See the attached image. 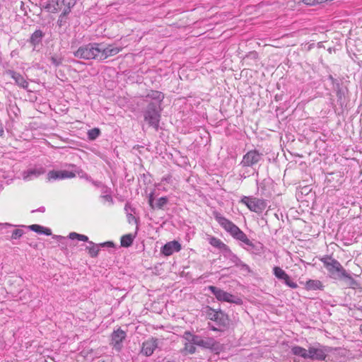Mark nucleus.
Segmentation results:
<instances>
[{"label":"nucleus","mask_w":362,"mask_h":362,"mask_svg":"<svg viewBox=\"0 0 362 362\" xmlns=\"http://www.w3.org/2000/svg\"><path fill=\"white\" fill-rule=\"evenodd\" d=\"M214 218L218 224L235 239L240 240L248 246L247 250L255 255L263 252L264 246L259 242L252 243L248 239L246 234L241 230L232 221L223 216L218 212L214 213Z\"/></svg>","instance_id":"f257e3e1"},{"label":"nucleus","mask_w":362,"mask_h":362,"mask_svg":"<svg viewBox=\"0 0 362 362\" xmlns=\"http://www.w3.org/2000/svg\"><path fill=\"white\" fill-rule=\"evenodd\" d=\"M100 52V43L90 42L79 47L73 52V54L75 57L81 59L99 61Z\"/></svg>","instance_id":"f03ea898"},{"label":"nucleus","mask_w":362,"mask_h":362,"mask_svg":"<svg viewBox=\"0 0 362 362\" xmlns=\"http://www.w3.org/2000/svg\"><path fill=\"white\" fill-rule=\"evenodd\" d=\"M325 268L328 272L329 276L334 280L340 279V276L346 271L341 263L329 255L320 258Z\"/></svg>","instance_id":"7ed1b4c3"},{"label":"nucleus","mask_w":362,"mask_h":362,"mask_svg":"<svg viewBox=\"0 0 362 362\" xmlns=\"http://www.w3.org/2000/svg\"><path fill=\"white\" fill-rule=\"evenodd\" d=\"M160 111V104L157 103H150L144 112L145 121L156 130L159 127Z\"/></svg>","instance_id":"20e7f679"},{"label":"nucleus","mask_w":362,"mask_h":362,"mask_svg":"<svg viewBox=\"0 0 362 362\" xmlns=\"http://www.w3.org/2000/svg\"><path fill=\"white\" fill-rule=\"evenodd\" d=\"M208 319L214 321L220 327H226L229 324V318L221 309L215 310L206 306L204 310Z\"/></svg>","instance_id":"39448f33"},{"label":"nucleus","mask_w":362,"mask_h":362,"mask_svg":"<svg viewBox=\"0 0 362 362\" xmlns=\"http://www.w3.org/2000/svg\"><path fill=\"white\" fill-rule=\"evenodd\" d=\"M240 202L247 206L251 211L257 214H261L267 206L266 200L252 196H243Z\"/></svg>","instance_id":"423d86ee"},{"label":"nucleus","mask_w":362,"mask_h":362,"mask_svg":"<svg viewBox=\"0 0 362 362\" xmlns=\"http://www.w3.org/2000/svg\"><path fill=\"white\" fill-rule=\"evenodd\" d=\"M208 290L210 291L219 301L235 303L236 305H242L243 300L230 293H228L220 288L214 286H209Z\"/></svg>","instance_id":"0eeeda50"},{"label":"nucleus","mask_w":362,"mask_h":362,"mask_svg":"<svg viewBox=\"0 0 362 362\" xmlns=\"http://www.w3.org/2000/svg\"><path fill=\"white\" fill-rule=\"evenodd\" d=\"M263 158V154L257 150H250L247 152L243 157L240 165L243 167H254Z\"/></svg>","instance_id":"6e6552de"},{"label":"nucleus","mask_w":362,"mask_h":362,"mask_svg":"<svg viewBox=\"0 0 362 362\" xmlns=\"http://www.w3.org/2000/svg\"><path fill=\"white\" fill-rule=\"evenodd\" d=\"M327 351L325 346L319 344L317 346H310L308 347V359L324 361L327 356Z\"/></svg>","instance_id":"1a4fd4ad"},{"label":"nucleus","mask_w":362,"mask_h":362,"mask_svg":"<svg viewBox=\"0 0 362 362\" xmlns=\"http://www.w3.org/2000/svg\"><path fill=\"white\" fill-rule=\"evenodd\" d=\"M223 253V255L225 258L228 259L230 260V262H231L232 263H233L235 266L237 267H240L243 270H245L248 272H250V267L243 263L240 259L239 257L235 255L231 250L229 248L228 246H227L224 250L222 252Z\"/></svg>","instance_id":"9d476101"},{"label":"nucleus","mask_w":362,"mask_h":362,"mask_svg":"<svg viewBox=\"0 0 362 362\" xmlns=\"http://www.w3.org/2000/svg\"><path fill=\"white\" fill-rule=\"evenodd\" d=\"M122 50V48L112 47V45H108L107 47H104L103 44L100 43V57L99 61H103L108 58L109 57H112L118 54Z\"/></svg>","instance_id":"9b49d317"},{"label":"nucleus","mask_w":362,"mask_h":362,"mask_svg":"<svg viewBox=\"0 0 362 362\" xmlns=\"http://www.w3.org/2000/svg\"><path fill=\"white\" fill-rule=\"evenodd\" d=\"M158 339L151 337V339L145 341L142 344L141 353L146 356H150L153 354V351L158 348Z\"/></svg>","instance_id":"f8f14e48"},{"label":"nucleus","mask_w":362,"mask_h":362,"mask_svg":"<svg viewBox=\"0 0 362 362\" xmlns=\"http://www.w3.org/2000/svg\"><path fill=\"white\" fill-rule=\"evenodd\" d=\"M76 174L68 170H51L47 174V179L51 180H62L66 178H73Z\"/></svg>","instance_id":"ddd939ff"},{"label":"nucleus","mask_w":362,"mask_h":362,"mask_svg":"<svg viewBox=\"0 0 362 362\" xmlns=\"http://www.w3.org/2000/svg\"><path fill=\"white\" fill-rule=\"evenodd\" d=\"M126 332L120 328L112 332L111 335L112 344L117 350L121 349L122 342L126 338Z\"/></svg>","instance_id":"4468645a"},{"label":"nucleus","mask_w":362,"mask_h":362,"mask_svg":"<svg viewBox=\"0 0 362 362\" xmlns=\"http://www.w3.org/2000/svg\"><path fill=\"white\" fill-rule=\"evenodd\" d=\"M182 247L178 241L173 240L167 243L161 247V252L165 256H170L175 252H179Z\"/></svg>","instance_id":"2eb2a0df"},{"label":"nucleus","mask_w":362,"mask_h":362,"mask_svg":"<svg viewBox=\"0 0 362 362\" xmlns=\"http://www.w3.org/2000/svg\"><path fill=\"white\" fill-rule=\"evenodd\" d=\"M45 36V33L40 29H36L30 35L28 42L33 47H37L42 44V40Z\"/></svg>","instance_id":"dca6fc26"},{"label":"nucleus","mask_w":362,"mask_h":362,"mask_svg":"<svg viewBox=\"0 0 362 362\" xmlns=\"http://www.w3.org/2000/svg\"><path fill=\"white\" fill-rule=\"evenodd\" d=\"M45 170L42 167L30 168L22 173L23 179L25 181H29L33 178L37 177L40 175L44 174Z\"/></svg>","instance_id":"f3484780"},{"label":"nucleus","mask_w":362,"mask_h":362,"mask_svg":"<svg viewBox=\"0 0 362 362\" xmlns=\"http://www.w3.org/2000/svg\"><path fill=\"white\" fill-rule=\"evenodd\" d=\"M6 74L10 76L14 81L16 85L23 88H28V82L24 78V77L19 73L8 69L6 71Z\"/></svg>","instance_id":"a211bd4d"},{"label":"nucleus","mask_w":362,"mask_h":362,"mask_svg":"<svg viewBox=\"0 0 362 362\" xmlns=\"http://www.w3.org/2000/svg\"><path fill=\"white\" fill-rule=\"evenodd\" d=\"M338 281H344L348 287L353 289L358 288L360 286V284L355 280L346 270L340 276V279H338Z\"/></svg>","instance_id":"6ab92c4d"},{"label":"nucleus","mask_w":362,"mask_h":362,"mask_svg":"<svg viewBox=\"0 0 362 362\" xmlns=\"http://www.w3.org/2000/svg\"><path fill=\"white\" fill-rule=\"evenodd\" d=\"M199 346L204 349H208L211 351H217L219 349V344L215 341L214 338H202L200 341Z\"/></svg>","instance_id":"aec40b11"},{"label":"nucleus","mask_w":362,"mask_h":362,"mask_svg":"<svg viewBox=\"0 0 362 362\" xmlns=\"http://www.w3.org/2000/svg\"><path fill=\"white\" fill-rule=\"evenodd\" d=\"M308 291L323 290L324 286L320 280L309 279L305 285Z\"/></svg>","instance_id":"412c9836"},{"label":"nucleus","mask_w":362,"mask_h":362,"mask_svg":"<svg viewBox=\"0 0 362 362\" xmlns=\"http://www.w3.org/2000/svg\"><path fill=\"white\" fill-rule=\"evenodd\" d=\"M41 6L43 9L46 10L47 12L56 13L58 11L59 7H58V4L57 0H51L47 2H45L43 4H41Z\"/></svg>","instance_id":"4be33fe9"},{"label":"nucleus","mask_w":362,"mask_h":362,"mask_svg":"<svg viewBox=\"0 0 362 362\" xmlns=\"http://www.w3.org/2000/svg\"><path fill=\"white\" fill-rule=\"evenodd\" d=\"M28 228L39 234H44L46 235H51L52 231L49 228H45L44 226H42L40 225L37 224H33L28 226Z\"/></svg>","instance_id":"5701e85b"},{"label":"nucleus","mask_w":362,"mask_h":362,"mask_svg":"<svg viewBox=\"0 0 362 362\" xmlns=\"http://www.w3.org/2000/svg\"><path fill=\"white\" fill-rule=\"evenodd\" d=\"M183 339L185 341L192 342L194 345L199 346L202 337L199 335L193 334L190 332L187 331V332H185V333L183 334Z\"/></svg>","instance_id":"b1692460"},{"label":"nucleus","mask_w":362,"mask_h":362,"mask_svg":"<svg viewBox=\"0 0 362 362\" xmlns=\"http://www.w3.org/2000/svg\"><path fill=\"white\" fill-rule=\"evenodd\" d=\"M291 352L295 355L308 359V349H305L299 346H293L291 348Z\"/></svg>","instance_id":"393cba45"},{"label":"nucleus","mask_w":362,"mask_h":362,"mask_svg":"<svg viewBox=\"0 0 362 362\" xmlns=\"http://www.w3.org/2000/svg\"><path fill=\"white\" fill-rule=\"evenodd\" d=\"M88 245L86 247V250H88V254L91 257H96L98 255L100 251L99 245L94 243L93 241L88 242Z\"/></svg>","instance_id":"a878e982"},{"label":"nucleus","mask_w":362,"mask_h":362,"mask_svg":"<svg viewBox=\"0 0 362 362\" xmlns=\"http://www.w3.org/2000/svg\"><path fill=\"white\" fill-rule=\"evenodd\" d=\"M196 350H197V349H196L195 345L194 344H192L190 341H185V346L181 350V353L182 354H184V355L193 354H194L196 352Z\"/></svg>","instance_id":"bb28decb"},{"label":"nucleus","mask_w":362,"mask_h":362,"mask_svg":"<svg viewBox=\"0 0 362 362\" xmlns=\"http://www.w3.org/2000/svg\"><path fill=\"white\" fill-rule=\"evenodd\" d=\"M209 243L212 246L219 249L221 252H223V250L228 246L223 242H222L220 239H218L216 237H211L209 238Z\"/></svg>","instance_id":"cd10ccee"},{"label":"nucleus","mask_w":362,"mask_h":362,"mask_svg":"<svg viewBox=\"0 0 362 362\" xmlns=\"http://www.w3.org/2000/svg\"><path fill=\"white\" fill-rule=\"evenodd\" d=\"M146 97L157 100V103L159 104L160 102L163 101L164 98V95L163 93L158 90H151L150 93H148Z\"/></svg>","instance_id":"c85d7f7f"},{"label":"nucleus","mask_w":362,"mask_h":362,"mask_svg":"<svg viewBox=\"0 0 362 362\" xmlns=\"http://www.w3.org/2000/svg\"><path fill=\"white\" fill-rule=\"evenodd\" d=\"M134 241V236L132 234H126L121 238V246L128 247Z\"/></svg>","instance_id":"c756f323"},{"label":"nucleus","mask_w":362,"mask_h":362,"mask_svg":"<svg viewBox=\"0 0 362 362\" xmlns=\"http://www.w3.org/2000/svg\"><path fill=\"white\" fill-rule=\"evenodd\" d=\"M69 238L71 240L77 239L80 241L86 242L88 243V242H90L88 236H86L85 235L77 233L76 232L70 233L69 235Z\"/></svg>","instance_id":"7c9ffc66"},{"label":"nucleus","mask_w":362,"mask_h":362,"mask_svg":"<svg viewBox=\"0 0 362 362\" xmlns=\"http://www.w3.org/2000/svg\"><path fill=\"white\" fill-rule=\"evenodd\" d=\"M274 276L279 280L287 277V274L280 267H274L273 269Z\"/></svg>","instance_id":"2f4dec72"},{"label":"nucleus","mask_w":362,"mask_h":362,"mask_svg":"<svg viewBox=\"0 0 362 362\" xmlns=\"http://www.w3.org/2000/svg\"><path fill=\"white\" fill-rule=\"evenodd\" d=\"M100 134V130L98 128H93L88 132V138L90 141L96 139Z\"/></svg>","instance_id":"473e14b6"},{"label":"nucleus","mask_w":362,"mask_h":362,"mask_svg":"<svg viewBox=\"0 0 362 362\" xmlns=\"http://www.w3.org/2000/svg\"><path fill=\"white\" fill-rule=\"evenodd\" d=\"M49 61L52 64L57 67L62 64L63 58L59 55L54 54L50 57Z\"/></svg>","instance_id":"72a5a7b5"},{"label":"nucleus","mask_w":362,"mask_h":362,"mask_svg":"<svg viewBox=\"0 0 362 362\" xmlns=\"http://www.w3.org/2000/svg\"><path fill=\"white\" fill-rule=\"evenodd\" d=\"M168 202V197H162L160 198H159L157 202H156V204H154V206H155V209L157 208V209H163V207L167 204V203Z\"/></svg>","instance_id":"f704fd0d"},{"label":"nucleus","mask_w":362,"mask_h":362,"mask_svg":"<svg viewBox=\"0 0 362 362\" xmlns=\"http://www.w3.org/2000/svg\"><path fill=\"white\" fill-rule=\"evenodd\" d=\"M282 280H284V283L291 288H296L298 287L297 284L291 281L290 276L288 274L287 277H285Z\"/></svg>","instance_id":"c9c22d12"},{"label":"nucleus","mask_w":362,"mask_h":362,"mask_svg":"<svg viewBox=\"0 0 362 362\" xmlns=\"http://www.w3.org/2000/svg\"><path fill=\"white\" fill-rule=\"evenodd\" d=\"M24 233V231L22 229H16L13 231L11 239H18L20 238Z\"/></svg>","instance_id":"e433bc0d"},{"label":"nucleus","mask_w":362,"mask_h":362,"mask_svg":"<svg viewBox=\"0 0 362 362\" xmlns=\"http://www.w3.org/2000/svg\"><path fill=\"white\" fill-rule=\"evenodd\" d=\"M75 4V2H69L67 4H65L66 6V8L64 9L63 12L62 13L63 14V16H67L70 12H71V8L74 7Z\"/></svg>","instance_id":"4c0bfd02"},{"label":"nucleus","mask_w":362,"mask_h":362,"mask_svg":"<svg viewBox=\"0 0 362 362\" xmlns=\"http://www.w3.org/2000/svg\"><path fill=\"white\" fill-rule=\"evenodd\" d=\"M302 1L308 6H315L322 4L321 0H302Z\"/></svg>","instance_id":"58836bf2"},{"label":"nucleus","mask_w":362,"mask_h":362,"mask_svg":"<svg viewBox=\"0 0 362 362\" xmlns=\"http://www.w3.org/2000/svg\"><path fill=\"white\" fill-rule=\"evenodd\" d=\"M66 23V16H63L62 13H61L59 16V18L57 20V25L59 26V27H62L63 26L65 23Z\"/></svg>","instance_id":"ea45409f"},{"label":"nucleus","mask_w":362,"mask_h":362,"mask_svg":"<svg viewBox=\"0 0 362 362\" xmlns=\"http://www.w3.org/2000/svg\"><path fill=\"white\" fill-rule=\"evenodd\" d=\"M337 97L339 100H341L343 98H344V93L340 89L339 83H337Z\"/></svg>","instance_id":"a19ab883"},{"label":"nucleus","mask_w":362,"mask_h":362,"mask_svg":"<svg viewBox=\"0 0 362 362\" xmlns=\"http://www.w3.org/2000/svg\"><path fill=\"white\" fill-rule=\"evenodd\" d=\"M245 58L255 60V59H257L258 58V54H257V52L252 51V52H249L246 55Z\"/></svg>","instance_id":"79ce46f5"},{"label":"nucleus","mask_w":362,"mask_h":362,"mask_svg":"<svg viewBox=\"0 0 362 362\" xmlns=\"http://www.w3.org/2000/svg\"><path fill=\"white\" fill-rule=\"evenodd\" d=\"M148 204L151 209H155L153 192L150 193L148 195Z\"/></svg>","instance_id":"37998d69"},{"label":"nucleus","mask_w":362,"mask_h":362,"mask_svg":"<svg viewBox=\"0 0 362 362\" xmlns=\"http://www.w3.org/2000/svg\"><path fill=\"white\" fill-rule=\"evenodd\" d=\"M99 245L102 247H115V244L112 241H107V242L99 244Z\"/></svg>","instance_id":"c03bdc74"},{"label":"nucleus","mask_w":362,"mask_h":362,"mask_svg":"<svg viewBox=\"0 0 362 362\" xmlns=\"http://www.w3.org/2000/svg\"><path fill=\"white\" fill-rule=\"evenodd\" d=\"M127 217L129 223H131L132 221H134L135 223H137L136 218L132 214L127 213Z\"/></svg>","instance_id":"a18cd8bd"},{"label":"nucleus","mask_w":362,"mask_h":362,"mask_svg":"<svg viewBox=\"0 0 362 362\" xmlns=\"http://www.w3.org/2000/svg\"><path fill=\"white\" fill-rule=\"evenodd\" d=\"M86 179L90 181L94 185H95L97 187H99L100 185V182L94 181V180H91L90 177L86 176Z\"/></svg>","instance_id":"49530a36"},{"label":"nucleus","mask_w":362,"mask_h":362,"mask_svg":"<svg viewBox=\"0 0 362 362\" xmlns=\"http://www.w3.org/2000/svg\"><path fill=\"white\" fill-rule=\"evenodd\" d=\"M103 197L105 200H107V202H111V203H112V202H113L112 197L110 195H108V194H107V195H104V196H103Z\"/></svg>","instance_id":"de8ad7c7"},{"label":"nucleus","mask_w":362,"mask_h":362,"mask_svg":"<svg viewBox=\"0 0 362 362\" xmlns=\"http://www.w3.org/2000/svg\"><path fill=\"white\" fill-rule=\"evenodd\" d=\"M129 209H131L132 211L134 212V209L132 208L131 205L129 203H127L124 206V210L127 211Z\"/></svg>","instance_id":"09e8293b"},{"label":"nucleus","mask_w":362,"mask_h":362,"mask_svg":"<svg viewBox=\"0 0 362 362\" xmlns=\"http://www.w3.org/2000/svg\"><path fill=\"white\" fill-rule=\"evenodd\" d=\"M45 207H44V206H42V207H40V208H39L38 209H37V210H33V211H32V213H34V212H35V211L45 212Z\"/></svg>","instance_id":"8fccbe9b"},{"label":"nucleus","mask_w":362,"mask_h":362,"mask_svg":"<svg viewBox=\"0 0 362 362\" xmlns=\"http://www.w3.org/2000/svg\"><path fill=\"white\" fill-rule=\"evenodd\" d=\"M52 238H55V239H57L58 240H65V238L63 237V236H61V235H54Z\"/></svg>","instance_id":"3c124183"},{"label":"nucleus","mask_w":362,"mask_h":362,"mask_svg":"<svg viewBox=\"0 0 362 362\" xmlns=\"http://www.w3.org/2000/svg\"><path fill=\"white\" fill-rule=\"evenodd\" d=\"M4 134V127L1 124H0V136H2Z\"/></svg>","instance_id":"603ef678"},{"label":"nucleus","mask_w":362,"mask_h":362,"mask_svg":"<svg viewBox=\"0 0 362 362\" xmlns=\"http://www.w3.org/2000/svg\"><path fill=\"white\" fill-rule=\"evenodd\" d=\"M328 78L332 82V83H334L336 81L332 75H329Z\"/></svg>","instance_id":"864d4df0"},{"label":"nucleus","mask_w":362,"mask_h":362,"mask_svg":"<svg viewBox=\"0 0 362 362\" xmlns=\"http://www.w3.org/2000/svg\"><path fill=\"white\" fill-rule=\"evenodd\" d=\"M57 4H58V6H59V4H60V3H61V4H64V5H65V4H65V0H57Z\"/></svg>","instance_id":"5fc2aeb1"},{"label":"nucleus","mask_w":362,"mask_h":362,"mask_svg":"<svg viewBox=\"0 0 362 362\" xmlns=\"http://www.w3.org/2000/svg\"><path fill=\"white\" fill-rule=\"evenodd\" d=\"M142 148V146H139V145H136V146H134V148H134V149H139V148Z\"/></svg>","instance_id":"6e6d98bb"},{"label":"nucleus","mask_w":362,"mask_h":362,"mask_svg":"<svg viewBox=\"0 0 362 362\" xmlns=\"http://www.w3.org/2000/svg\"><path fill=\"white\" fill-rule=\"evenodd\" d=\"M170 177H164L163 178L162 181H166V182H168V180H170Z\"/></svg>","instance_id":"4d7b16f0"},{"label":"nucleus","mask_w":362,"mask_h":362,"mask_svg":"<svg viewBox=\"0 0 362 362\" xmlns=\"http://www.w3.org/2000/svg\"><path fill=\"white\" fill-rule=\"evenodd\" d=\"M211 329H212V330H214V331L220 330V329L216 328V327H211Z\"/></svg>","instance_id":"13d9d810"},{"label":"nucleus","mask_w":362,"mask_h":362,"mask_svg":"<svg viewBox=\"0 0 362 362\" xmlns=\"http://www.w3.org/2000/svg\"><path fill=\"white\" fill-rule=\"evenodd\" d=\"M360 330H361V332H362V324H361V326H360Z\"/></svg>","instance_id":"bf43d9fd"}]
</instances>
